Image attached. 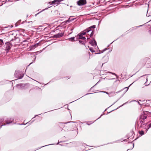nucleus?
Returning <instances> with one entry per match:
<instances>
[{"label": "nucleus", "instance_id": "obj_1", "mask_svg": "<svg viewBox=\"0 0 151 151\" xmlns=\"http://www.w3.org/2000/svg\"><path fill=\"white\" fill-rule=\"evenodd\" d=\"M86 0H79L78 1L77 4L79 6H82L86 4Z\"/></svg>", "mask_w": 151, "mask_h": 151}, {"label": "nucleus", "instance_id": "obj_4", "mask_svg": "<svg viewBox=\"0 0 151 151\" xmlns=\"http://www.w3.org/2000/svg\"><path fill=\"white\" fill-rule=\"evenodd\" d=\"M19 71L16 70V71L15 72L14 74V76L15 77L18 78L19 79H21L23 77V74H22V77H20L19 75Z\"/></svg>", "mask_w": 151, "mask_h": 151}, {"label": "nucleus", "instance_id": "obj_11", "mask_svg": "<svg viewBox=\"0 0 151 151\" xmlns=\"http://www.w3.org/2000/svg\"><path fill=\"white\" fill-rule=\"evenodd\" d=\"M63 36V34L62 33H59L54 35L55 37L57 38L61 37Z\"/></svg>", "mask_w": 151, "mask_h": 151}, {"label": "nucleus", "instance_id": "obj_28", "mask_svg": "<svg viewBox=\"0 0 151 151\" xmlns=\"http://www.w3.org/2000/svg\"><path fill=\"white\" fill-rule=\"evenodd\" d=\"M0 41L2 43H3V40H0Z\"/></svg>", "mask_w": 151, "mask_h": 151}, {"label": "nucleus", "instance_id": "obj_2", "mask_svg": "<svg viewBox=\"0 0 151 151\" xmlns=\"http://www.w3.org/2000/svg\"><path fill=\"white\" fill-rule=\"evenodd\" d=\"M86 32H87V35H88L90 37H91L93 35V31L91 30L90 28H88L86 30Z\"/></svg>", "mask_w": 151, "mask_h": 151}, {"label": "nucleus", "instance_id": "obj_39", "mask_svg": "<svg viewBox=\"0 0 151 151\" xmlns=\"http://www.w3.org/2000/svg\"><path fill=\"white\" fill-rule=\"evenodd\" d=\"M6 124H4V125H5Z\"/></svg>", "mask_w": 151, "mask_h": 151}, {"label": "nucleus", "instance_id": "obj_23", "mask_svg": "<svg viewBox=\"0 0 151 151\" xmlns=\"http://www.w3.org/2000/svg\"><path fill=\"white\" fill-rule=\"evenodd\" d=\"M130 145H131L132 146V148H131V149H132L134 147V143H132L130 144Z\"/></svg>", "mask_w": 151, "mask_h": 151}, {"label": "nucleus", "instance_id": "obj_36", "mask_svg": "<svg viewBox=\"0 0 151 151\" xmlns=\"http://www.w3.org/2000/svg\"><path fill=\"white\" fill-rule=\"evenodd\" d=\"M37 116V115H35V117H35V116Z\"/></svg>", "mask_w": 151, "mask_h": 151}, {"label": "nucleus", "instance_id": "obj_41", "mask_svg": "<svg viewBox=\"0 0 151 151\" xmlns=\"http://www.w3.org/2000/svg\"><path fill=\"white\" fill-rule=\"evenodd\" d=\"M106 50V49H105L104 50V51L105 50Z\"/></svg>", "mask_w": 151, "mask_h": 151}, {"label": "nucleus", "instance_id": "obj_17", "mask_svg": "<svg viewBox=\"0 0 151 151\" xmlns=\"http://www.w3.org/2000/svg\"><path fill=\"white\" fill-rule=\"evenodd\" d=\"M147 129H146V132H147L148 130L151 127V123L149 124L147 126Z\"/></svg>", "mask_w": 151, "mask_h": 151}, {"label": "nucleus", "instance_id": "obj_3", "mask_svg": "<svg viewBox=\"0 0 151 151\" xmlns=\"http://www.w3.org/2000/svg\"><path fill=\"white\" fill-rule=\"evenodd\" d=\"M90 44L91 46L93 47H96L98 49V47L97 45L96 41L95 40H93L90 42Z\"/></svg>", "mask_w": 151, "mask_h": 151}, {"label": "nucleus", "instance_id": "obj_27", "mask_svg": "<svg viewBox=\"0 0 151 151\" xmlns=\"http://www.w3.org/2000/svg\"><path fill=\"white\" fill-rule=\"evenodd\" d=\"M3 43H3H3H2L1 42V41H0V45H2Z\"/></svg>", "mask_w": 151, "mask_h": 151}, {"label": "nucleus", "instance_id": "obj_37", "mask_svg": "<svg viewBox=\"0 0 151 151\" xmlns=\"http://www.w3.org/2000/svg\"><path fill=\"white\" fill-rule=\"evenodd\" d=\"M73 20V19H72V20H70V21H71L72 20Z\"/></svg>", "mask_w": 151, "mask_h": 151}, {"label": "nucleus", "instance_id": "obj_40", "mask_svg": "<svg viewBox=\"0 0 151 151\" xmlns=\"http://www.w3.org/2000/svg\"><path fill=\"white\" fill-rule=\"evenodd\" d=\"M142 26V25L139 26V27H140V26Z\"/></svg>", "mask_w": 151, "mask_h": 151}, {"label": "nucleus", "instance_id": "obj_14", "mask_svg": "<svg viewBox=\"0 0 151 151\" xmlns=\"http://www.w3.org/2000/svg\"><path fill=\"white\" fill-rule=\"evenodd\" d=\"M78 37L80 39L86 40V38L84 37H83V35H78Z\"/></svg>", "mask_w": 151, "mask_h": 151}, {"label": "nucleus", "instance_id": "obj_20", "mask_svg": "<svg viewBox=\"0 0 151 151\" xmlns=\"http://www.w3.org/2000/svg\"><path fill=\"white\" fill-rule=\"evenodd\" d=\"M92 122L90 121V122H86V123L88 125H90L91 124H92L93 123V122Z\"/></svg>", "mask_w": 151, "mask_h": 151}, {"label": "nucleus", "instance_id": "obj_34", "mask_svg": "<svg viewBox=\"0 0 151 151\" xmlns=\"http://www.w3.org/2000/svg\"><path fill=\"white\" fill-rule=\"evenodd\" d=\"M114 79V78H111V79Z\"/></svg>", "mask_w": 151, "mask_h": 151}, {"label": "nucleus", "instance_id": "obj_13", "mask_svg": "<svg viewBox=\"0 0 151 151\" xmlns=\"http://www.w3.org/2000/svg\"><path fill=\"white\" fill-rule=\"evenodd\" d=\"M112 74L113 75H115V76L116 77L117 76V75L115 73H111V72H109V73H106V75H108V76H110V77H111V76L110 75H111V74Z\"/></svg>", "mask_w": 151, "mask_h": 151}, {"label": "nucleus", "instance_id": "obj_32", "mask_svg": "<svg viewBox=\"0 0 151 151\" xmlns=\"http://www.w3.org/2000/svg\"><path fill=\"white\" fill-rule=\"evenodd\" d=\"M102 116V115H101V116H100L99 118H98V119H99L101 117V116Z\"/></svg>", "mask_w": 151, "mask_h": 151}, {"label": "nucleus", "instance_id": "obj_24", "mask_svg": "<svg viewBox=\"0 0 151 151\" xmlns=\"http://www.w3.org/2000/svg\"><path fill=\"white\" fill-rule=\"evenodd\" d=\"M48 8H49V7L47 8H46L45 9H43V10H42V11H41L40 12H39V13H38L37 14H35V16H37V14H38L40 13V12H42V11H44V10H45L47 9Z\"/></svg>", "mask_w": 151, "mask_h": 151}, {"label": "nucleus", "instance_id": "obj_35", "mask_svg": "<svg viewBox=\"0 0 151 151\" xmlns=\"http://www.w3.org/2000/svg\"><path fill=\"white\" fill-rule=\"evenodd\" d=\"M99 54V53H96L95 54Z\"/></svg>", "mask_w": 151, "mask_h": 151}, {"label": "nucleus", "instance_id": "obj_38", "mask_svg": "<svg viewBox=\"0 0 151 151\" xmlns=\"http://www.w3.org/2000/svg\"><path fill=\"white\" fill-rule=\"evenodd\" d=\"M35 58H36V57H35Z\"/></svg>", "mask_w": 151, "mask_h": 151}, {"label": "nucleus", "instance_id": "obj_30", "mask_svg": "<svg viewBox=\"0 0 151 151\" xmlns=\"http://www.w3.org/2000/svg\"><path fill=\"white\" fill-rule=\"evenodd\" d=\"M95 25H93V26L92 27H94V28H95Z\"/></svg>", "mask_w": 151, "mask_h": 151}, {"label": "nucleus", "instance_id": "obj_5", "mask_svg": "<svg viewBox=\"0 0 151 151\" xmlns=\"http://www.w3.org/2000/svg\"><path fill=\"white\" fill-rule=\"evenodd\" d=\"M12 44L10 42L6 43V49L7 50H9L12 47Z\"/></svg>", "mask_w": 151, "mask_h": 151}, {"label": "nucleus", "instance_id": "obj_26", "mask_svg": "<svg viewBox=\"0 0 151 151\" xmlns=\"http://www.w3.org/2000/svg\"><path fill=\"white\" fill-rule=\"evenodd\" d=\"M58 0V1L59 3H60V2L63 1H64V0Z\"/></svg>", "mask_w": 151, "mask_h": 151}, {"label": "nucleus", "instance_id": "obj_9", "mask_svg": "<svg viewBox=\"0 0 151 151\" xmlns=\"http://www.w3.org/2000/svg\"><path fill=\"white\" fill-rule=\"evenodd\" d=\"M98 49L96 47H92L89 48L90 51L92 52H94L96 51V50Z\"/></svg>", "mask_w": 151, "mask_h": 151}, {"label": "nucleus", "instance_id": "obj_18", "mask_svg": "<svg viewBox=\"0 0 151 151\" xmlns=\"http://www.w3.org/2000/svg\"><path fill=\"white\" fill-rule=\"evenodd\" d=\"M80 35L83 36L85 35H87V32H86V30L84 32H83Z\"/></svg>", "mask_w": 151, "mask_h": 151}, {"label": "nucleus", "instance_id": "obj_6", "mask_svg": "<svg viewBox=\"0 0 151 151\" xmlns=\"http://www.w3.org/2000/svg\"><path fill=\"white\" fill-rule=\"evenodd\" d=\"M14 119L12 118H8L6 121V124H9L14 121Z\"/></svg>", "mask_w": 151, "mask_h": 151}, {"label": "nucleus", "instance_id": "obj_7", "mask_svg": "<svg viewBox=\"0 0 151 151\" xmlns=\"http://www.w3.org/2000/svg\"><path fill=\"white\" fill-rule=\"evenodd\" d=\"M48 3L50 4H58L59 3L58 1V0H54V1H52V2H49Z\"/></svg>", "mask_w": 151, "mask_h": 151}, {"label": "nucleus", "instance_id": "obj_29", "mask_svg": "<svg viewBox=\"0 0 151 151\" xmlns=\"http://www.w3.org/2000/svg\"><path fill=\"white\" fill-rule=\"evenodd\" d=\"M21 84H17V86H21Z\"/></svg>", "mask_w": 151, "mask_h": 151}, {"label": "nucleus", "instance_id": "obj_31", "mask_svg": "<svg viewBox=\"0 0 151 151\" xmlns=\"http://www.w3.org/2000/svg\"><path fill=\"white\" fill-rule=\"evenodd\" d=\"M125 104V103H124V104H123V105H122V106H120L119 107H121V106H123Z\"/></svg>", "mask_w": 151, "mask_h": 151}, {"label": "nucleus", "instance_id": "obj_22", "mask_svg": "<svg viewBox=\"0 0 151 151\" xmlns=\"http://www.w3.org/2000/svg\"><path fill=\"white\" fill-rule=\"evenodd\" d=\"M129 86H129L128 87H125L123 89L124 90H125V92H126L128 91L129 89Z\"/></svg>", "mask_w": 151, "mask_h": 151}, {"label": "nucleus", "instance_id": "obj_16", "mask_svg": "<svg viewBox=\"0 0 151 151\" xmlns=\"http://www.w3.org/2000/svg\"><path fill=\"white\" fill-rule=\"evenodd\" d=\"M147 117V116L146 115H142L141 117V119H142L143 120L146 119Z\"/></svg>", "mask_w": 151, "mask_h": 151}, {"label": "nucleus", "instance_id": "obj_33", "mask_svg": "<svg viewBox=\"0 0 151 151\" xmlns=\"http://www.w3.org/2000/svg\"><path fill=\"white\" fill-rule=\"evenodd\" d=\"M46 146L47 145H45V146H42V147H44V146Z\"/></svg>", "mask_w": 151, "mask_h": 151}, {"label": "nucleus", "instance_id": "obj_15", "mask_svg": "<svg viewBox=\"0 0 151 151\" xmlns=\"http://www.w3.org/2000/svg\"><path fill=\"white\" fill-rule=\"evenodd\" d=\"M146 16L149 19H150V20L149 21H151V12H150V14H148L147 13L146 14Z\"/></svg>", "mask_w": 151, "mask_h": 151}, {"label": "nucleus", "instance_id": "obj_21", "mask_svg": "<svg viewBox=\"0 0 151 151\" xmlns=\"http://www.w3.org/2000/svg\"><path fill=\"white\" fill-rule=\"evenodd\" d=\"M74 37H72L70 38L69 39V40L71 41H74Z\"/></svg>", "mask_w": 151, "mask_h": 151}, {"label": "nucleus", "instance_id": "obj_42", "mask_svg": "<svg viewBox=\"0 0 151 151\" xmlns=\"http://www.w3.org/2000/svg\"><path fill=\"white\" fill-rule=\"evenodd\" d=\"M138 103H139V104H140V103L139 102H138Z\"/></svg>", "mask_w": 151, "mask_h": 151}, {"label": "nucleus", "instance_id": "obj_12", "mask_svg": "<svg viewBox=\"0 0 151 151\" xmlns=\"http://www.w3.org/2000/svg\"><path fill=\"white\" fill-rule=\"evenodd\" d=\"M38 43L34 45H32L30 47V49H33L36 48L38 46Z\"/></svg>", "mask_w": 151, "mask_h": 151}, {"label": "nucleus", "instance_id": "obj_44", "mask_svg": "<svg viewBox=\"0 0 151 151\" xmlns=\"http://www.w3.org/2000/svg\"><path fill=\"white\" fill-rule=\"evenodd\" d=\"M34 80V81H36V80Z\"/></svg>", "mask_w": 151, "mask_h": 151}, {"label": "nucleus", "instance_id": "obj_25", "mask_svg": "<svg viewBox=\"0 0 151 151\" xmlns=\"http://www.w3.org/2000/svg\"><path fill=\"white\" fill-rule=\"evenodd\" d=\"M79 42H80V43H81V44H83V41H81V40H79Z\"/></svg>", "mask_w": 151, "mask_h": 151}, {"label": "nucleus", "instance_id": "obj_19", "mask_svg": "<svg viewBox=\"0 0 151 151\" xmlns=\"http://www.w3.org/2000/svg\"><path fill=\"white\" fill-rule=\"evenodd\" d=\"M139 134L141 135V136L144 135V132L143 131H139Z\"/></svg>", "mask_w": 151, "mask_h": 151}, {"label": "nucleus", "instance_id": "obj_10", "mask_svg": "<svg viewBox=\"0 0 151 151\" xmlns=\"http://www.w3.org/2000/svg\"><path fill=\"white\" fill-rule=\"evenodd\" d=\"M101 92H104V93H106V94H108L109 97H111L114 96L115 94V93L114 92H112V93H109L107 92L104 91H101Z\"/></svg>", "mask_w": 151, "mask_h": 151}, {"label": "nucleus", "instance_id": "obj_8", "mask_svg": "<svg viewBox=\"0 0 151 151\" xmlns=\"http://www.w3.org/2000/svg\"><path fill=\"white\" fill-rule=\"evenodd\" d=\"M140 127H144L147 124V123L146 122H145L144 120L142 121V120H141V121L140 122Z\"/></svg>", "mask_w": 151, "mask_h": 151}, {"label": "nucleus", "instance_id": "obj_43", "mask_svg": "<svg viewBox=\"0 0 151 151\" xmlns=\"http://www.w3.org/2000/svg\"><path fill=\"white\" fill-rule=\"evenodd\" d=\"M34 80V81H36V80Z\"/></svg>", "mask_w": 151, "mask_h": 151}]
</instances>
